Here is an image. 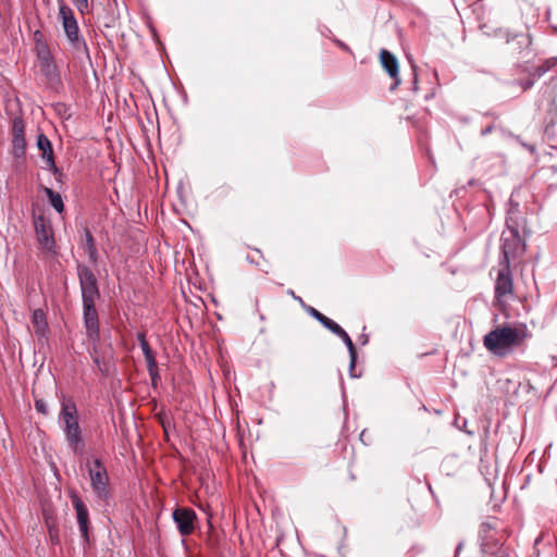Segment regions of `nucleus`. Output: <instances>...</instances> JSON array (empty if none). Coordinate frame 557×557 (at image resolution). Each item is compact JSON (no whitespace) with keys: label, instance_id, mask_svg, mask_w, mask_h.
<instances>
[{"label":"nucleus","instance_id":"nucleus-13","mask_svg":"<svg viewBox=\"0 0 557 557\" xmlns=\"http://www.w3.org/2000/svg\"><path fill=\"white\" fill-rule=\"evenodd\" d=\"M59 418L64 424L63 428H67L78 421L77 406L72 397H62Z\"/></svg>","mask_w":557,"mask_h":557},{"label":"nucleus","instance_id":"nucleus-30","mask_svg":"<svg viewBox=\"0 0 557 557\" xmlns=\"http://www.w3.org/2000/svg\"><path fill=\"white\" fill-rule=\"evenodd\" d=\"M73 3L75 4V7L77 8V10L79 11L81 14H85L88 12V9H89V4H88V0H73Z\"/></svg>","mask_w":557,"mask_h":557},{"label":"nucleus","instance_id":"nucleus-34","mask_svg":"<svg viewBox=\"0 0 557 557\" xmlns=\"http://www.w3.org/2000/svg\"><path fill=\"white\" fill-rule=\"evenodd\" d=\"M335 42H336V45H337L341 49H343V50H345V51H349V47H348L346 44H344L343 41H341V40H335Z\"/></svg>","mask_w":557,"mask_h":557},{"label":"nucleus","instance_id":"nucleus-26","mask_svg":"<svg viewBox=\"0 0 557 557\" xmlns=\"http://www.w3.org/2000/svg\"><path fill=\"white\" fill-rule=\"evenodd\" d=\"M42 519L46 527L58 524L55 510L50 506H45L42 508Z\"/></svg>","mask_w":557,"mask_h":557},{"label":"nucleus","instance_id":"nucleus-14","mask_svg":"<svg viewBox=\"0 0 557 557\" xmlns=\"http://www.w3.org/2000/svg\"><path fill=\"white\" fill-rule=\"evenodd\" d=\"M32 325L35 336L39 342L47 339L49 333V324L47 314L42 309H35L32 314Z\"/></svg>","mask_w":557,"mask_h":557},{"label":"nucleus","instance_id":"nucleus-1","mask_svg":"<svg viewBox=\"0 0 557 557\" xmlns=\"http://www.w3.org/2000/svg\"><path fill=\"white\" fill-rule=\"evenodd\" d=\"M531 334L524 323L497 325L483 336V346L492 355L505 358L524 346Z\"/></svg>","mask_w":557,"mask_h":557},{"label":"nucleus","instance_id":"nucleus-8","mask_svg":"<svg viewBox=\"0 0 557 557\" xmlns=\"http://www.w3.org/2000/svg\"><path fill=\"white\" fill-rule=\"evenodd\" d=\"M34 227L40 249L49 255H55L54 232L50 219L44 214L35 215Z\"/></svg>","mask_w":557,"mask_h":557},{"label":"nucleus","instance_id":"nucleus-11","mask_svg":"<svg viewBox=\"0 0 557 557\" xmlns=\"http://www.w3.org/2000/svg\"><path fill=\"white\" fill-rule=\"evenodd\" d=\"M69 497H70L72 505L76 511V519H77V523H78L82 536L84 537L85 542H88V540H89V536H88V532H89L88 509L76 491H70Z\"/></svg>","mask_w":557,"mask_h":557},{"label":"nucleus","instance_id":"nucleus-5","mask_svg":"<svg viewBox=\"0 0 557 557\" xmlns=\"http://www.w3.org/2000/svg\"><path fill=\"white\" fill-rule=\"evenodd\" d=\"M525 243L515 227H508L500 237V257L498 264L509 265L518 262L525 252Z\"/></svg>","mask_w":557,"mask_h":557},{"label":"nucleus","instance_id":"nucleus-31","mask_svg":"<svg viewBox=\"0 0 557 557\" xmlns=\"http://www.w3.org/2000/svg\"><path fill=\"white\" fill-rule=\"evenodd\" d=\"M35 409L44 416L48 414V407L44 399H35Z\"/></svg>","mask_w":557,"mask_h":557},{"label":"nucleus","instance_id":"nucleus-2","mask_svg":"<svg viewBox=\"0 0 557 557\" xmlns=\"http://www.w3.org/2000/svg\"><path fill=\"white\" fill-rule=\"evenodd\" d=\"M511 534L507 523L497 517H487L479 528L480 547L484 554L498 553L506 548L505 543Z\"/></svg>","mask_w":557,"mask_h":557},{"label":"nucleus","instance_id":"nucleus-28","mask_svg":"<svg viewBox=\"0 0 557 557\" xmlns=\"http://www.w3.org/2000/svg\"><path fill=\"white\" fill-rule=\"evenodd\" d=\"M48 530L49 539L52 545H59L60 540V530L58 524H52L49 527H46Z\"/></svg>","mask_w":557,"mask_h":557},{"label":"nucleus","instance_id":"nucleus-7","mask_svg":"<svg viewBox=\"0 0 557 557\" xmlns=\"http://www.w3.org/2000/svg\"><path fill=\"white\" fill-rule=\"evenodd\" d=\"M34 51L39 62V67L46 77H52L58 74V66L51 53L50 46L46 35L37 29L33 33Z\"/></svg>","mask_w":557,"mask_h":557},{"label":"nucleus","instance_id":"nucleus-6","mask_svg":"<svg viewBox=\"0 0 557 557\" xmlns=\"http://www.w3.org/2000/svg\"><path fill=\"white\" fill-rule=\"evenodd\" d=\"M58 20L62 24L69 42L75 49H79L81 46L87 49L86 42L81 36L78 22L73 9L64 0H58Z\"/></svg>","mask_w":557,"mask_h":557},{"label":"nucleus","instance_id":"nucleus-20","mask_svg":"<svg viewBox=\"0 0 557 557\" xmlns=\"http://www.w3.org/2000/svg\"><path fill=\"white\" fill-rule=\"evenodd\" d=\"M246 259L259 268L260 271L269 273L271 265L268 260L264 259L262 252L257 248H250L247 252Z\"/></svg>","mask_w":557,"mask_h":557},{"label":"nucleus","instance_id":"nucleus-25","mask_svg":"<svg viewBox=\"0 0 557 557\" xmlns=\"http://www.w3.org/2000/svg\"><path fill=\"white\" fill-rule=\"evenodd\" d=\"M13 144L14 146L24 144V125L21 120H14L13 123Z\"/></svg>","mask_w":557,"mask_h":557},{"label":"nucleus","instance_id":"nucleus-10","mask_svg":"<svg viewBox=\"0 0 557 557\" xmlns=\"http://www.w3.org/2000/svg\"><path fill=\"white\" fill-rule=\"evenodd\" d=\"M172 516L182 536H189L195 532L197 515L194 509L177 507Z\"/></svg>","mask_w":557,"mask_h":557},{"label":"nucleus","instance_id":"nucleus-16","mask_svg":"<svg viewBox=\"0 0 557 557\" xmlns=\"http://www.w3.org/2000/svg\"><path fill=\"white\" fill-rule=\"evenodd\" d=\"M63 432L65 434V438L67 441L69 446L75 453H78L83 444L82 429L79 426L78 421L75 422L74 424L69 425L67 428H63Z\"/></svg>","mask_w":557,"mask_h":557},{"label":"nucleus","instance_id":"nucleus-32","mask_svg":"<svg viewBox=\"0 0 557 557\" xmlns=\"http://www.w3.org/2000/svg\"><path fill=\"white\" fill-rule=\"evenodd\" d=\"M513 39H518L519 48L528 47L531 44V40L527 35H518Z\"/></svg>","mask_w":557,"mask_h":557},{"label":"nucleus","instance_id":"nucleus-23","mask_svg":"<svg viewBox=\"0 0 557 557\" xmlns=\"http://www.w3.org/2000/svg\"><path fill=\"white\" fill-rule=\"evenodd\" d=\"M45 193L49 199L50 205L59 212L62 213L64 211V203L62 196L52 190L51 188L46 187Z\"/></svg>","mask_w":557,"mask_h":557},{"label":"nucleus","instance_id":"nucleus-33","mask_svg":"<svg viewBox=\"0 0 557 557\" xmlns=\"http://www.w3.org/2000/svg\"><path fill=\"white\" fill-rule=\"evenodd\" d=\"M137 339H138V342H139V345H140L141 343L147 342L146 334H145L144 332L138 333V334H137Z\"/></svg>","mask_w":557,"mask_h":557},{"label":"nucleus","instance_id":"nucleus-9","mask_svg":"<svg viewBox=\"0 0 557 557\" xmlns=\"http://www.w3.org/2000/svg\"><path fill=\"white\" fill-rule=\"evenodd\" d=\"M78 277L83 301H96L99 298V289L94 272L85 265H79Z\"/></svg>","mask_w":557,"mask_h":557},{"label":"nucleus","instance_id":"nucleus-29","mask_svg":"<svg viewBox=\"0 0 557 557\" xmlns=\"http://www.w3.org/2000/svg\"><path fill=\"white\" fill-rule=\"evenodd\" d=\"M488 557H518L516 552L509 547L498 550V553L487 554Z\"/></svg>","mask_w":557,"mask_h":557},{"label":"nucleus","instance_id":"nucleus-37","mask_svg":"<svg viewBox=\"0 0 557 557\" xmlns=\"http://www.w3.org/2000/svg\"><path fill=\"white\" fill-rule=\"evenodd\" d=\"M461 549V545H459L456 549V553H459V550Z\"/></svg>","mask_w":557,"mask_h":557},{"label":"nucleus","instance_id":"nucleus-22","mask_svg":"<svg viewBox=\"0 0 557 557\" xmlns=\"http://www.w3.org/2000/svg\"><path fill=\"white\" fill-rule=\"evenodd\" d=\"M557 66V57L545 59L541 64L533 69V76L541 77Z\"/></svg>","mask_w":557,"mask_h":557},{"label":"nucleus","instance_id":"nucleus-27","mask_svg":"<svg viewBox=\"0 0 557 557\" xmlns=\"http://www.w3.org/2000/svg\"><path fill=\"white\" fill-rule=\"evenodd\" d=\"M535 78L536 77L533 76V72L528 73L525 78L517 79L515 81V84H517L521 88V91H527L533 86Z\"/></svg>","mask_w":557,"mask_h":557},{"label":"nucleus","instance_id":"nucleus-35","mask_svg":"<svg viewBox=\"0 0 557 557\" xmlns=\"http://www.w3.org/2000/svg\"><path fill=\"white\" fill-rule=\"evenodd\" d=\"M516 71H517V73H519V74H523V73L525 72L524 67H523V66H521V65L517 66Z\"/></svg>","mask_w":557,"mask_h":557},{"label":"nucleus","instance_id":"nucleus-24","mask_svg":"<svg viewBox=\"0 0 557 557\" xmlns=\"http://www.w3.org/2000/svg\"><path fill=\"white\" fill-rule=\"evenodd\" d=\"M85 250L88 252L90 260L95 262L98 252L94 236L88 228H85Z\"/></svg>","mask_w":557,"mask_h":557},{"label":"nucleus","instance_id":"nucleus-17","mask_svg":"<svg viewBox=\"0 0 557 557\" xmlns=\"http://www.w3.org/2000/svg\"><path fill=\"white\" fill-rule=\"evenodd\" d=\"M37 147L41 151V157L49 168H55L54 154L51 141L45 134L37 136Z\"/></svg>","mask_w":557,"mask_h":557},{"label":"nucleus","instance_id":"nucleus-18","mask_svg":"<svg viewBox=\"0 0 557 557\" xmlns=\"http://www.w3.org/2000/svg\"><path fill=\"white\" fill-rule=\"evenodd\" d=\"M334 334L343 339V342L345 343V345L347 346V349L349 351V357H350V363H349L350 375L355 376V377L358 376L357 374H355L356 362H357V349H356L355 344L352 343L351 338L349 337L347 332L342 326H339V329Z\"/></svg>","mask_w":557,"mask_h":557},{"label":"nucleus","instance_id":"nucleus-3","mask_svg":"<svg viewBox=\"0 0 557 557\" xmlns=\"http://www.w3.org/2000/svg\"><path fill=\"white\" fill-rule=\"evenodd\" d=\"M516 298L511 267L498 264L494 278L493 305L506 313L511 300Z\"/></svg>","mask_w":557,"mask_h":557},{"label":"nucleus","instance_id":"nucleus-21","mask_svg":"<svg viewBox=\"0 0 557 557\" xmlns=\"http://www.w3.org/2000/svg\"><path fill=\"white\" fill-rule=\"evenodd\" d=\"M309 312L314 319H317L324 327L330 330L332 333H335L341 326L332 319L327 318L326 315H324L319 310L312 307L310 308Z\"/></svg>","mask_w":557,"mask_h":557},{"label":"nucleus","instance_id":"nucleus-4","mask_svg":"<svg viewBox=\"0 0 557 557\" xmlns=\"http://www.w3.org/2000/svg\"><path fill=\"white\" fill-rule=\"evenodd\" d=\"M86 468L90 479V486L97 498L108 502L111 497L110 478L104 462L99 457H88Z\"/></svg>","mask_w":557,"mask_h":557},{"label":"nucleus","instance_id":"nucleus-15","mask_svg":"<svg viewBox=\"0 0 557 557\" xmlns=\"http://www.w3.org/2000/svg\"><path fill=\"white\" fill-rule=\"evenodd\" d=\"M380 60L384 67V70L388 73V75L394 79L395 86H398L400 83L399 72H398V62L394 54L389 51L383 49L380 53Z\"/></svg>","mask_w":557,"mask_h":557},{"label":"nucleus","instance_id":"nucleus-19","mask_svg":"<svg viewBox=\"0 0 557 557\" xmlns=\"http://www.w3.org/2000/svg\"><path fill=\"white\" fill-rule=\"evenodd\" d=\"M140 347L143 349V352H144V356L146 359L147 369L151 376V381L154 384L156 381L159 379L158 364H157L154 354H153L148 341L145 343H141Z\"/></svg>","mask_w":557,"mask_h":557},{"label":"nucleus","instance_id":"nucleus-36","mask_svg":"<svg viewBox=\"0 0 557 557\" xmlns=\"http://www.w3.org/2000/svg\"><path fill=\"white\" fill-rule=\"evenodd\" d=\"M368 342L367 336L362 337V344H366Z\"/></svg>","mask_w":557,"mask_h":557},{"label":"nucleus","instance_id":"nucleus-12","mask_svg":"<svg viewBox=\"0 0 557 557\" xmlns=\"http://www.w3.org/2000/svg\"><path fill=\"white\" fill-rule=\"evenodd\" d=\"M95 304L96 301H83L84 323L87 335L90 338H97L99 336V320Z\"/></svg>","mask_w":557,"mask_h":557},{"label":"nucleus","instance_id":"nucleus-38","mask_svg":"<svg viewBox=\"0 0 557 557\" xmlns=\"http://www.w3.org/2000/svg\"><path fill=\"white\" fill-rule=\"evenodd\" d=\"M488 132H491V128H490V127H488V128H486V131H485V132H483V134H486V133H488Z\"/></svg>","mask_w":557,"mask_h":557}]
</instances>
